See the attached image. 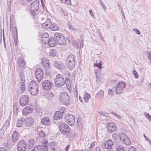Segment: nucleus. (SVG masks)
I'll list each match as a JSON object with an SVG mask.
<instances>
[{
  "label": "nucleus",
  "instance_id": "obj_45",
  "mask_svg": "<svg viewBox=\"0 0 151 151\" xmlns=\"http://www.w3.org/2000/svg\"><path fill=\"white\" fill-rule=\"evenodd\" d=\"M132 74L134 76L135 78H138L139 77L138 74L137 73L135 70H133L132 71Z\"/></svg>",
  "mask_w": 151,
  "mask_h": 151
},
{
  "label": "nucleus",
  "instance_id": "obj_36",
  "mask_svg": "<svg viewBox=\"0 0 151 151\" xmlns=\"http://www.w3.org/2000/svg\"><path fill=\"white\" fill-rule=\"evenodd\" d=\"M44 60H42V64H43L44 66L46 67H50V64L49 63V61L48 59H46V62L44 61Z\"/></svg>",
  "mask_w": 151,
  "mask_h": 151
},
{
  "label": "nucleus",
  "instance_id": "obj_46",
  "mask_svg": "<svg viewBox=\"0 0 151 151\" xmlns=\"http://www.w3.org/2000/svg\"><path fill=\"white\" fill-rule=\"evenodd\" d=\"M99 73V72H98V70H96L95 72V74L96 75V80L97 82H98L99 81V78L98 77V74Z\"/></svg>",
  "mask_w": 151,
  "mask_h": 151
},
{
  "label": "nucleus",
  "instance_id": "obj_9",
  "mask_svg": "<svg viewBox=\"0 0 151 151\" xmlns=\"http://www.w3.org/2000/svg\"><path fill=\"white\" fill-rule=\"evenodd\" d=\"M49 145L50 151H61L58 143L55 141L50 142Z\"/></svg>",
  "mask_w": 151,
  "mask_h": 151
},
{
  "label": "nucleus",
  "instance_id": "obj_56",
  "mask_svg": "<svg viewBox=\"0 0 151 151\" xmlns=\"http://www.w3.org/2000/svg\"><path fill=\"white\" fill-rule=\"evenodd\" d=\"M4 134V132L3 130L1 129H0V139L3 137Z\"/></svg>",
  "mask_w": 151,
  "mask_h": 151
},
{
  "label": "nucleus",
  "instance_id": "obj_58",
  "mask_svg": "<svg viewBox=\"0 0 151 151\" xmlns=\"http://www.w3.org/2000/svg\"><path fill=\"white\" fill-rule=\"evenodd\" d=\"M9 122L8 121L4 123L3 126H4V127L5 126L6 127L8 126H9Z\"/></svg>",
  "mask_w": 151,
  "mask_h": 151
},
{
  "label": "nucleus",
  "instance_id": "obj_54",
  "mask_svg": "<svg viewBox=\"0 0 151 151\" xmlns=\"http://www.w3.org/2000/svg\"><path fill=\"white\" fill-rule=\"evenodd\" d=\"M111 114H113L115 116L118 118V119H120L121 118V117L120 116L118 115L117 114L115 113L114 112H112L111 113Z\"/></svg>",
  "mask_w": 151,
  "mask_h": 151
},
{
  "label": "nucleus",
  "instance_id": "obj_12",
  "mask_svg": "<svg viewBox=\"0 0 151 151\" xmlns=\"http://www.w3.org/2000/svg\"><path fill=\"white\" fill-rule=\"evenodd\" d=\"M27 147L26 142L23 140H20L17 146V149L19 151H25Z\"/></svg>",
  "mask_w": 151,
  "mask_h": 151
},
{
  "label": "nucleus",
  "instance_id": "obj_43",
  "mask_svg": "<svg viewBox=\"0 0 151 151\" xmlns=\"http://www.w3.org/2000/svg\"><path fill=\"white\" fill-rule=\"evenodd\" d=\"M62 3L67 5H70L71 4L70 0H61Z\"/></svg>",
  "mask_w": 151,
  "mask_h": 151
},
{
  "label": "nucleus",
  "instance_id": "obj_23",
  "mask_svg": "<svg viewBox=\"0 0 151 151\" xmlns=\"http://www.w3.org/2000/svg\"><path fill=\"white\" fill-rule=\"evenodd\" d=\"M42 143V149L44 151H46L47 150L48 142L46 139H44L41 141Z\"/></svg>",
  "mask_w": 151,
  "mask_h": 151
},
{
  "label": "nucleus",
  "instance_id": "obj_20",
  "mask_svg": "<svg viewBox=\"0 0 151 151\" xmlns=\"http://www.w3.org/2000/svg\"><path fill=\"white\" fill-rule=\"evenodd\" d=\"M51 24V22L50 20L47 19L45 22L42 23L41 25L42 27L46 29H50Z\"/></svg>",
  "mask_w": 151,
  "mask_h": 151
},
{
  "label": "nucleus",
  "instance_id": "obj_5",
  "mask_svg": "<svg viewBox=\"0 0 151 151\" xmlns=\"http://www.w3.org/2000/svg\"><path fill=\"white\" fill-rule=\"evenodd\" d=\"M55 83L56 86L59 87L63 86L65 84V81L63 76L60 74H57L54 79Z\"/></svg>",
  "mask_w": 151,
  "mask_h": 151
},
{
  "label": "nucleus",
  "instance_id": "obj_19",
  "mask_svg": "<svg viewBox=\"0 0 151 151\" xmlns=\"http://www.w3.org/2000/svg\"><path fill=\"white\" fill-rule=\"evenodd\" d=\"M24 124L27 126L29 127L31 126L33 122V118L31 117H28L24 119Z\"/></svg>",
  "mask_w": 151,
  "mask_h": 151
},
{
  "label": "nucleus",
  "instance_id": "obj_62",
  "mask_svg": "<svg viewBox=\"0 0 151 151\" xmlns=\"http://www.w3.org/2000/svg\"><path fill=\"white\" fill-rule=\"evenodd\" d=\"M0 151H7L4 148L1 147L0 148Z\"/></svg>",
  "mask_w": 151,
  "mask_h": 151
},
{
  "label": "nucleus",
  "instance_id": "obj_55",
  "mask_svg": "<svg viewBox=\"0 0 151 151\" xmlns=\"http://www.w3.org/2000/svg\"><path fill=\"white\" fill-rule=\"evenodd\" d=\"M132 29L138 35L140 34V32L138 29H137L136 28H133Z\"/></svg>",
  "mask_w": 151,
  "mask_h": 151
},
{
  "label": "nucleus",
  "instance_id": "obj_40",
  "mask_svg": "<svg viewBox=\"0 0 151 151\" xmlns=\"http://www.w3.org/2000/svg\"><path fill=\"white\" fill-rule=\"evenodd\" d=\"M39 135L41 137H44L46 136L45 132L43 130H41L39 132Z\"/></svg>",
  "mask_w": 151,
  "mask_h": 151
},
{
  "label": "nucleus",
  "instance_id": "obj_63",
  "mask_svg": "<svg viewBox=\"0 0 151 151\" xmlns=\"http://www.w3.org/2000/svg\"><path fill=\"white\" fill-rule=\"evenodd\" d=\"M95 145V143L94 142H92L91 144V147L90 148L91 149V148H92V147H93V146H94Z\"/></svg>",
  "mask_w": 151,
  "mask_h": 151
},
{
  "label": "nucleus",
  "instance_id": "obj_17",
  "mask_svg": "<svg viewBox=\"0 0 151 151\" xmlns=\"http://www.w3.org/2000/svg\"><path fill=\"white\" fill-rule=\"evenodd\" d=\"M52 82L50 81L46 80L44 81L42 83V86L45 90H49L52 87Z\"/></svg>",
  "mask_w": 151,
  "mask_h": 151
},
{
  "label": "nucleus",
  "instance_id": "obj_30",
  "mask_svg": "<svg viewBox=\"0 0 151 151\" xmlns=\"http://www.w3.org/2000/svg\"><path fill=\"white\" fill-rule=\"evenodd\" d=\"M50 29L53 31L58 30L59 29V27L56 23H53L52 24L51 23Z\"/></svg>",
  "mask_w": 151,
  "mask_h": 151
},
{
  "label": "nucleus",
  "instance_id": "obj_60",
  "mask_svg": "<svg viewBox=\"0 0 151 151\" xmlns=\"http://www.w3.org/2000/svg\"><path fill=\"white\" fill-rule=\"evenodd\" d=\"M48 37H49V35L48 33H46L44 35H43V38H44V37H45L46 38H47Z\"/></svg>",
  "mask_w": 151,
  "mask_h": 151
},
{
  "label": "nucleus",
  "instance_id": "obj_51",
  "mask_svg": "<svg viewBox=\"0 0 151 151\" xmlns=\"http://www.w3.org/2000/svg\"><path fill=\"white\" fill-rule=\"evenodd\" d=\"M113 91L111 89H109L108 91V94L109 95L112 96L113 95Z\"/></svg>",
  "mask_w": 151,
  "mask_h": 151
},
{
  "label": "nucleus",
  "instance_id": "obj_53",
  "mask_svg": "<svg viewBox=\"0 0 151 151\" xmlns=\"http://www.w3.org/2000/svg\"><path fill=\"white\" fill-rule=\"evenodd\" d=\"M128 151H136V148L132 146L129 148Z\"/></svg>",
  "mask_w": 151,
  "mask_h": 151
},
{
  "label": "nucleus",
  "instance_id": "obj_2",
  "mask_svg": "<svg viewBox=\"0 0 151 151\" xmlns=\"http://www.w3.org/2000/svg\"><path fill=\"white\" fill-rule=\"evenodd\" d=\"M59 101L63 104L68 105L70 103V97L67 92H61L60 94Z\"/></svg>",
  "mask_w": 151,
  "mask_h": 151
},
{
  "label": "nucleus",
  "instance_id": "obj_31",
  "mask_svg": "<svg viewBox=\"0 0 151 151\" xmlns=\"http://www.w3.org/2000/svg\"><path fill=\"white\" fill-rule=\"evenodd\" d=\"M19 110V107L18 104L17 103H15L13 105V111L15 115H17Z\"/></svg>",
  "mask_w": 151,
  "mask_h": 151
},
{
  "label": "nucleus",
  "instance_id": "obj_29",
  "mask_svg": "<svg viewBox=\"0 0 151 151\" xmlns=\"http://www.w3.org/2000/svg\"><path fill=\"white\" fill-rule=\"evenodd\" d=\"M104 96V91L102 90L99 91L96 96V97L98 99H102Z\"/></svg>",
  "mask_w": 151,
  "mask_h": 151
},
{
  "label": "nucleus",
  "instance_id": "obj_22",
  "mask_svg": "<svg viewBox=\"0 0 151 151\" xmlns=\"http://www.w3.org/2000/svg\"><path fill=\"white\" fill-rule=\"evenodd\" d=\"M63 112H61L59 111H56L54 114V119L58 120L62 119L63 117Z\"/></svg>",
  "mask_w": 151,
  "mask_h": 151
},
{
  "label": "nucleus",
  "instance_id": "obj_3",
  "mask_svg": "<svg viewBox=\"0 0 151 151\" xmlns=\"http://www.w3.org/2000/svg\"><path fill=\"white\" fill-rule=\"evenodd\" d=\"M59 129L62 134L65 135L67 137L70 136V129L69 126L67 124H61L59 126Z\"/></svg>",
  "mask_w": 151,
  "mask_h": 151
},
{
  "label": "nucleus",
  "instance_id": "obj_61",
  "mask_svg": "<svg viewBox=\"0 0 151 151\" xmlns=\"http://www.w3.org/2000/svg\"><path fill=\"white\" fill-rule=\"evenodd\" d=\"M95 151H101L100 148L99 147H96L95 149Z\"/></svg>",
  "mask_w": 151,
  "mask_h": 151
},
{
  "label": "nucleus",
  "instance_id": "obj_32",
  "mask_svg": "<svg viewBox=\"0 0 151 151\" xmlns=\"http://www.w3.org/2000/svg\"><path fill=\"white\" fill-rule=\"evenodd\" d=\"M14 38V39H17V27H13L12 29Z\"/></svg>",
  "mask_w": 151,
  "mask_h": 151
},
{
  "label": "nucleus",
  "instance_id": "obj_26",
  "mask_svg": "<svg viewBox=\"0 0 151 151\" xmlns=\"http://www.w3.org/2000/svg\"><path fill=\"white\" fill-rule=\"evenodd\" d=\"M75 64V62H69V61H66V65L67 67L69 68L70 70H73L74 68Z\"/></svg>",
  "mask_w": 151,
  "mask_h": 151
},
{
  "label": "nucleus",
  "instance_id": "obj_8",
  "mask_svg": "<svg viewBox=\"0 0 151 151\" xmlns=\"http://www.w3.org/2000/svg\"><path fill=\"white\" fill-rule=\"evenodd\" d=\"M64 121L69 125L73 126L75 123L74 116L72 114H68L65 115L64 118Z\"/></svg>",
  "mask_w": 151,
  "mask_h": 151
},
{
  "label": "nucleus",
  "instance_id": "obj_24",
  "mask_svg": "<svg viewBox=\"0 0 151 151\" xmlns=\"http://www.w3.org/2000/svg\"><path fill=\"white\" fill-rule=\"evenodd\" d=\"M19 133L15 131L12 134V141L13 143H15L19 139Z\"/></svg>",
  "mask_w": 151,
  "mask_h": 151
},
{
  "label": "nucleus",
  "instance_id": "obj_10",
  "mask_svg": "<svg viewBox=\"0 0 151 151\" xmlns=\"http://www.w3.org/2000/svg\"><path fill=\"white\" fill-rule=\"evenodd\" d=\"M119 136L121 141H122L124 144L126 145H129L131 142L130 139L128 137L124 134L122 133H119Z\"/></svg>",
  "mask_w": 151,
  "mask_h": 151
},
{
  "label": "nucleus",
  "instance_id": "obj_25",
  "mask_svg": "<svg viewBox=\"0 0 151 151\" xmlns=\"http://www.w3.org/2000/svg\"><path fill=\"white\" fill-rule=\"evenodd\" d=\"M57 42L55 38L53 37H50L48 41V45L51 47H54L56 45Z\"/></svg>",
  "mask_w": 151,
  "mask_h": 151
},
{
  "label": "nucleus",
  "instance_id": "obj_13",
  "mask_svg": "<svg viewBox=\"0 0 151 151\" xmlns=\"http://www.w3.org/2000/svg\"><path fill=\"white\" fill-rule=\"evenodd\" d=\"M35 75L38 82H40L43 76V71L41 69H37L35 72Z\"/></svg>",
  "mask_w": 151,
  "mask_h": 151
},
{
  "label": "nucleus",
  "instance_id": "obj_34",
  "mask_svg": "<svg viewBox=\"0 0 151 151\" xmlns=\"http://www.w3.org/2000/svg\"><path fill=\"white\" fill-rule=\"evenodd\" d=\"M24 120V119L22 118L19 119L17 123V126L18 127H21L23 123Z\"/></svg>",
  "mask_w": 151,
  "mask_h": 151
},
{
  "label": "nucleus",
  "instance_id": "obj_16",
  "mask_svg": "<svg viewBox=\"0 0 151 151\" xmlns=\"http://www.w3.org/2000/svg\"><path fill=\"white\" fill-rule=\"evenodd\" d=\"M107 130L109 133L114 131L116 129V127L115 124L111 122H108L106 124Z\"/></svg>",
  "mask_w": 151,
  "mask_h": 151
},
{
  "label": "nucleus",
  "instance_id": "obj_37",
  "mask_svg": "<svg viewBox=\"0 0 151 151\" xmlns=\"http://www.w3.org/2000/svg\"><path fill=\"white\" fill-rule=\"evenodd\" d=\"M56 54V51L55 50H52L49 52V55L52 57L55 56Z\"/></svg>",
  "mask_w": 151,
  "mask_h": 151
},
{
  "label": "nucleus",
  "instance_id": "obj_52",
  "mask_svg": "<svg viewBox=\"0 0 151 151\" xmlns=\"http://www.w3.org/2000/svg\"><path fill=\"white\" fill-rule=\"evenodd\" d=\"M112 137L114 139L116 140L118 137V135L117 134L114 133L112 134Z\"/></svg>",
  "mask_w": 151,
  "mask_h": 151
},
{
  "label": "nucleus",
  "instance_id": "obj_33",
  "mask_svg": "<svg viewBox=\"0 0 151 151\" xmlns=\"http://www.w3.org/2000/svg\"><path fill=\"white\" fill-rule=\"evenodd\" d=\"M35 142V139L33 138H30L28 142V147L29 148H30L33 147Z\"/></svg>",
  "mask_w": 151,
  "mask_h": 151
},
{
  "label": "nucleus",
  "instance_id": "obj_27",
  "mask_svg": "<svg viewBox=\"0 0 151 151\" xmlns=\"http://www.w3.org/2000/svg\"><path fill=\"white\" fill-rule=\"evenodd\" d=\"M41 122L43 125L47 126L50 124V122L48 117H44L41 119Z\"/></svg>",
  "mask_w": 151,
  "mask_h": 151
},
{
  "label": "nucleus",
  "instance_id": "obj_50",
  "mask_svg": "<svg viewBox=\"0 0 151 151\" xmlns=\"http://www.w3.org/2000/svg\"><path fill=\"white\" fill-rule=\"evenodd\" d=\"M147 53L148 59L150 60L151 62V52L147 51Z\"/></svg>",
  "mask_w": 151,
  "mask_h": 151
},
{
  "label": "nucleus",
  "instance_id": "obj_48",
  "mask_svg": "<svg viewBox=\"0 0 151 151\" xmlns=\"http://www.w3.org/2000/svg\"><path fill=\"white\" fill-rule=\"evenodd\" d=\"M54 94L52 93H50L48 94L47 98L51 100L53 97Z\"/></svg>",
  "mask_w": 151,
  "mask_h": 151
},
{
  "label": "nucleus",
  "instance_id": "obj_44",
  "mask_svg": "<svg viewBox=\"0 0 151 151\" xmlns=\"http://www.w3.org/2000/svg\"><path fill=\"white\" fill-rule=\"evenodd\" d=\"M144 116L147 118L149 120L151 121V116L148 113L145 112L144 114Z\"/></svg>",
  "mask_w": 151,
  "mask_h": 151
},
{
  "label": "nucleus",
  "instance_id": "obj_59",
  "mask_svg": "<svg viewBox=\"0 0 151 151\" xmlns=\"http://www.w3.org/2000/svg\"><path fill=\"white\" fill-rule=\"evenodd\" d=\"M89 13H90V14L93 17H94V15L93 13V12L92 10L91 9H90L89 10Z\"/></svg>",
  "mask_w": 151,
  "mask_h": 151
},
{
  "label": "nucleus",
  "instance_id": "obj_35",
  "mask_svg": "<svg viewBox=\"0 0 151 151\" xmlns=\"http://www.w3.org/2000/svg\"><path fill=\"white\" fill-rule=\"evenodd\" d=\"M75 57L74 55L72 54H70L67 60L69 61V62L75 61Z\"/></svg>",
  "mask_w": 151,
  "mask_h": 151
},
{
  "label": "nucleus",
  "instance_id": "obj_7",
  "mask_svg": "<svg viewBox=\"0 0 151 151\" xmlns=\"http://www.w3.org/2000/svg\"><path fill=\"white\" fill-rule=\"evenodd\" d=\"M126 86V84L123 82H119L118 83L115 89L116 93L118 95L122 93Z\"/></svg>",
  "mask_w": 151,
  "mask_h": 151
},
{
  "label": "nucleus",
  "instance_id": "obj_49",
  "mask_svg": "<svg viewBox=\"0 0 151 151\" xmlns=\"http://www.w3.org/2000/svg\"><path fill=\"white\" fill-rule=\"evenodd\" d=\"M94 66L98 67L100 69H101V63L100 62L99 63H94Z\"/></svg>",
  "mask_w": 151,
  "mask_h": 151
},
{
  "label": "nucleus",
  "instance_id": "obj_39",
  "mask_svg": "<svg viewBox=\"0 0 151 151\" xmlns=\"http://www.w3.org/2000/svg\"><path fill=\"white\" fill-rule=\"evenodd\" d=\"M42 150V146L41 145H38L35 147L31 151H40Z\"/></svg>",
  "mask_w": 151,
  "mask_h": 151
},
{
  "label": "nucleus",
  "instance_id": "obj_38",
  "mask_svg": "<svg viewBox=\"0 0 151 151\" xmlns=\"http://www.w3.org/2000/svg\"><path fill=\"white\" fill-rule=\"evenodd\" d=\"M65 84L67 88H68V89H69V88L71 87V85L70 84V81L69 78H67L65 80Z\"/></svg>",
  "mask_w": 151,
  "mask_h": 151
},
{
  "label": "nucleus",
  "instance_id": "obj_18",
  "mask_svg": "<svg viewBox=\"0 0 151 151\" xmlns=\"http://www.w3.org/2000/svg\"><path fill=\"white\" fill-rule=\"evenodd\" d=\"M113 144L114 142L112 140L109 139L104 143V147L107 149H110L112 148L111 146Z\"/></svg>",
  "mask_w": 151,
  "mask_h": 151
},
{
  "label": "nucleus",
  "instance_id": "obj_42",
  "mask_svg": "<svg viewBox=\"0 0 151 151\" xmlns=\"http://www.w3.org/2000/svg\"><path fill=\"white\" fill-rule=\"evenodd\" d=\"M116 151H125L124 147L122 146L119 145L116 147Z\"/></svg>",
  "mask_w": 151,
  "mask_h": 151
},
{
  "label": "nucleus",
  "instance_id": "obj_64",
  "mask_svg": "<svg viewBox=\"0 0 151 151\" xmlns=\"http://www.w3.org/2000/svg\"><path fill=\"white\" fill-rule=\"evenodd\" d=\"M103 115L105 116H109V114L108 113H105L103 114Z\"/></svg>",
  "mask_w": 151,
  "mask_h": 151
},
{
  "label": "nucleus",
  "instance_id": "obj_14",
  "mask_svg": "<svg viewBox=\"0 0 151 151\" xmlns=\"http://www.w3.org/2000/svg\"><path fill=\"white\" fill-rule=\"evenodd\" d=\"M29 98L27 95H24L22 96L19 99V104L20 106H25L29 103Z\"/></svg>",
  "mask_w": 151,
  "mask_h": 151
},
{
  "label": "nucleus",
  "instance_id": "obj_1",
  "mask_svg": "<svg viewBox=\"0 0 151 151\" xmlns=\"http://www.w3.org/2000/svg\"><path fill=\"white\" fill-rule=\"evenodd\" d=\"M29 91L32 95H36L38 93L39 86L37 82L35 81H31L29 85Z\"/></svg>",
  "mask_w": 151,
  "mask_h": 151
},
{
  "label": "nucleus",
  "instance_id": "obj_41",
  "mask_svg": "<svg viewBox=\"0 0 151 151\" xmlns=\"http://www.w3.org/2000/svg\"><path fill=\"white\" fill-rule=\"evenodd\" d=\"M90 95L88 93H86L85 96L83 97V99L86 102H88L89 99L90 98Z\"/></svg>",
  "mask_w": 151,
  "mask_h": 151
},
{
  "label": "nucleus",
  "instance_id": "obj_11",
  "mask_svg": "<svg viewBox=\"0 0 151 151\" xmlns=\"http://www.w3.org/2000/svg\"><path fill=\"white\" fill-rule=\"evenodd\" d=\"M19 77L20 79V88L21 91L22 92L25 90V85L23 71H21L19 74Z\"/></svg>",
  "mask_w": 151,
  "mask_h": 151
},
{
  "label": "nucleus",
  "instance_id": "obj_57",
  "mask_svg": "<svg viewBox=\"0 0 151 151\" xmlns=\"http://www.w3.org/2000/svg\"><path fill=\"white\" fill-rule=\"evenodd\" d=\"M145 141H147L150 145H151V141L150 139H148L147 137L145 139Z\"/></svg>",
  "mask_w": 151,
  "mask_h": 151
},
{
  "label": "nucleus",
  "instance_id": "obj_47",
  "mask_svg": "<svg viewBox=\"0 0 151 151\" xmlns=\"http://www.w3.org/2000/svg\"><path fill=\"white\" fill-rule=\"evenodd\" d=\"M99 2L101 6L102 7L103 9L105 10L106 9V7L105 6L104 4H103V3L101 0H99Z\"/></svg>",
  "mask_w": 151,
  "mask_h": 151
},
{
  "label": "nucleus",
  "instance_id": "obj_15",
  "mask_svg": "<svg viewBox=\"0 0 151 151\" xmlns=\"http://www.w3.org/2000/svg\"><path fill=\"white\" fill-rule=\"evenodd\" d=\"M17 65L20 69H23L25 65V62L22 57H19L17 60Z\"/></svg>",
  "mask_w": 151,
  "mask_h": 151
},
{
  "label": "nucleus",
  "instance_id": "obj_28",
  "mask_svg": "<svg viewBox=\"0 0 151 151\" xmlns=\"http://www.w3.org/2000/svg\"><path fill=\"white\" fill-rule=\"evenodd\" d=\"M32 111V109L29 106H26L22 110L23 115H26Z\"/></svg>",
  "mask_w": 151,
  "mask_h": 151
},
{
  "label": "nucleus",
  "instance_id": "obj_21",
  "mask_svg": "<svg viewBox=\"0 0 151 151\" xmlns=\"http://www.w3.org/2000/svg\"><path fill=\"white\" fill-rule=\"evenodd\" d=\"M53 63L54 65L59 70H63L65 68L64 64L60 62L55 61Z\"/></svg>",
  "mask_w": 151,
  "mask_h": 151
},
{
  "label": "nucleus",
  "instance_id": "obj_6",
  "mask_svg": "<svg viewBox=\"0 0 151 151\" xmlns=\"http://www.w3.org/2000/svg\"><path fill=\"white\" fill-rule=\"evenodd\" d=\"M39 2L37 1H35L30 5V10L33 16H35L38 12L39 8Z\"/></svg>",
  "mask_w": 151,
  "mask_h": 151
},
{
  "label": "nucleus",
  "instance_id": "obj_4",
  "mask_svg": "<svg viewBox=\"0 0 151 151\" xmlns=\"http://www.w3.org/2000/svg\"><path fill=\"white\" fill-rule=\"evenodd\" d=\"M55 39L57 42L60 45H64L66 44V40L61 33L56 32L54 35Z\"/></svg>",
  "mask_w": 151,
  "mask_h": 151
}]
</instances>
